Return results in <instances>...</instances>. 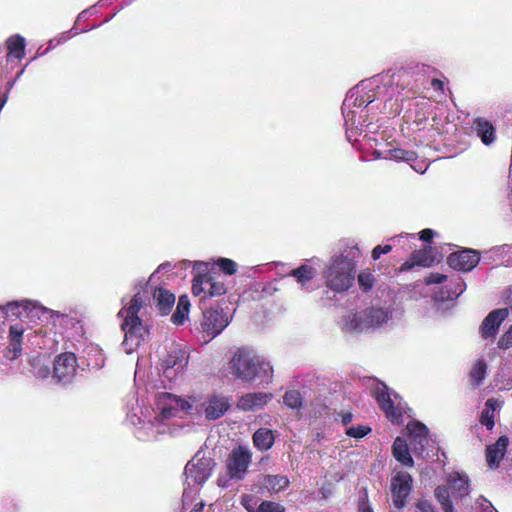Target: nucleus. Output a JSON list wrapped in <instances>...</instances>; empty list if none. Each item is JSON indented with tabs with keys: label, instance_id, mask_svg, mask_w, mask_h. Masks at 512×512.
<instances>
[{
	"label": "nucleus",
	"instance_id": "obj_1",
	"mask_svg": "<svg viewBox=\"0 0 512 512\" xmlns=\"http://www.w3.org/2000/svg\"><path fill=\"white\" fill-rule=\"evenodd\" d=\"M230 408L228 397L212 394L202 400L199 396L182 398L168 392H159L155 408L140 409V414L128 413L130 423L137 427L135 435L140 440H150L158 434L171 433L169 420L182 415L204 414L208 420L222 417Z\"/></svg>",
	"mask_w": 512,
	"mask_h": 512
},
{
	"label": "nucleus",
	"instance_id": "obj_2",
	"mask_svg": "<svg viewBox=\"0 0 512 512\" xmlns=\"http://www.w3.org/2000/svg\"><path fill=\"white\" fill-rule=\"evenodd\" d=\"M388 74L378 75L369 80L360 82L351 88L342 104V113L348 127L362 126L366 115L364 109L375 100L391 97L393 88L390 87Z\"/></svg>",
	"mask_w": 512,
	"mask_h": 512
},
{
	"label": "nucleus",
	"instance_id": "obj_3",
	"mask_svg": "<svg viewBox=\"0 0 512 512\" xmlns=\"http://www.w3.org/2000/svg\"><path fill=\"white\" fill-rule=\"evenodd\" d=\"M151 292L148 284L139 291L119 311L118 316L123 318L121 328L124 332L123 348L127 354L134 352L150 334V325L143 319L150 306Z\"/></svg>",
	"mask_w": 512,
	"mask_h": 512
},
{
	"label": "nucleus",
	"instance_id": "obj_4",
	"mask_svg": "<svg viewBox=\"0 0 512 512\" xmlns=\"http://www.w3.org/2000/svg\"><path fill=\"white\" fill-rule=\"evenodd\" d=\"M361 251L356 244L346 245L339 254L331 257L327 271V286L335 292H343L351 288Z\"/></svg>",
	"mask_w": 512,
	"mask_h": 512
},
{
	"label": "nucleus",
	"instance_id": "obj_5",
	"mask_svg": "<svg viewBox=\"0 0 512 512\" xmlns=\"http://www.w3.org/2000/svg\"><path fill=\"white\" fill-rule=\"evenodd\" d=\"M231 373L243 382L269 384L273 379V367L270 362L259 356L249 347L239 348L230 362Z\"/></svg>",
	"mask_w": 512,
	"mask_h": 512
},
{
	"label": "nucleus",
	"instance_id": "obj_6",
	"mask_svg": "<svg viewBox=\"0 0 512 512\" xmlns=\"http://www.w3.org/2000/svg\"><path fill=\"white\" fill-rule=\"evenodd\" d=\"M371 394L378 403L380 409L393 424L403 423V416L408 408L402 398L383 382L373 381Z\"/></svg>",
	"mask_w": 512,
	"mask_h": 512
},
{
	"label": "nucleus",
	"instance_id": "obj_7",
	"mask_svg": "<svg viewBox=\"0 0 512 512\" xmlns=\"http://www.w3.org/2000/svg\"><path fill=\"white\" fill-rule=\"evenodd\" d=\"M215 463L211 457L205 456L203 451H198L185 466L186 482L194 486H202L211 476Z\"/></svg>",
	"mask_w": 512,
	"mask_h": 512
},
{
	"label": "nucleus",
	"instance_id": "obj_8",
	"mask_svg": "<svg viewBox=\"0 0 512 512\" xmlns=\"http://www.w3.org/2000/svg\"><path fill=\"white\" fill-rule=\"evenodd\" d=\"M0 313L4 316H15L18 318H25L30 321L42 320L45 316L46 307L42 306L36 301L20 300L7 303L5 306H0Z\"/></svg>",
	"mask_w": 512,
	"mask_h": 512
},
{
	"label": "nucleus",
	"instance_id": "obj_9",
	"mask_svg": "<svg viewBox=\"0 0 512 512\" xmlns=\"http://www.w3.org/2000/svg\"><path fill=\"white\" fill-rule=\"evenodd\" d=\"M252 461V452L247 446L235 447L227 458V471L231 479L242 480Z\"/></svg>",
	"mask_w": 512,
	"mask_h": 512
},
{
	"label": "nucleus",
	"instance_id": "obj_10",
	"mask_svg": "<svg viewBox=\"0 0 512 512\" xmlns=\"http://www.w3.org/2000/svg\"><path fill=\"white\" fill-rule=\"evenodd\" d=\"M46 312L41 321L51 320L55 327L61 329L60 333H66L68 338H74L84 334L83 326L77 318L48 308H46Z\"/></svg>",
	"mask_w": 512,
	"mask_h": 512
},
{
	"label": "nucleus",
	"instance_id": "obj_11",
	"mask_svg": "<svg viewBox=\"0 0 512 512\" xmlns=\"http://www.w3.org/2000/svg\"><path fill=\"white\" fill-rule=\"evenodd\" d=\"M230 321L231 316L223 309H208L203 313L202 331L211 340L219 335Z\"/></svg>",
	"mask_w": 512,
	"mask_h": 512
},
{
	"label": "nucleus",
	"instance_id": "obj_12",
	"mask_svg": "<svg viewBox=\"0 0 512 512\" xmlns=\"http://www.w3.org/2000/svg\"><path fill=\"white\" fill-rule=\"evenodd\" d=\"M412 477L405 471H397L391 478V495L394 506L401 510L412 491Z\"/></svg>",
	"mask_w": 512,
	"mask_h": 512
},
{
	"label": "nucleus",
	"instance_id": "obj_13",
	"mask_svg": "<svg viewBox=\"0 0 512 512\" xmlns=\"http://www.w3.org/2000/svg\"><path fill=\"white\" fill-rule=\"evenodd\" d=\"M187 364V352L176 345H172L167 356L163 359L161 367L164 376L171 381L184 370Z\"/></svg>",
	"mask_w": 512,
	"mask_h": 512
},
{
	"label": "nucleus",
	"instance_id": "obj_14",
	"mask_svg": "<svg viewBox=\"0 0 512 512\" xmlns=\"http://www.w3.org/2000/svg\"><path fill=\"white\" fill-rule=\"evenodd\" d=\"M77 367V359L74 353H61L55 358L53 377L59 383L68 384L74 379Z\"/></svg>",
	"mask_w": 512,
	"mask_h": 512
},
{
	"label": "nucleus",
	"instance_id": "obj_15",
	"mask_svg": "<svg viewBox=\"0 0 512 512\" xmlns=\"http://www.w3.org/2000/svg\"><path fill=\"white\" fill-rule=\"evenodd\" d=\"M407 430L412 451L423 457L428 456L429 453L426 451L429 444L428 428L418 421H412L407 424Z\"/></svg>",
	"mask_w": 512,
	"mask_h": 512
},
{
	"label": "nucleus",
	"instance_id": "obj_16",
	"mask_svg": "<svg viewBox=\"0 0 512 512\" xmlns=\"http://www.w3.org/2000/svg\"><path fill=\"white\" fill-rule=\"evenodd\" d=\"M479 260L480 257L477 251L464 249L450 254L447 262L455 270L469 272L478 264Z\"/></svg>",
	"mask_w": 512,
	"mask_h": 512
},
{
	"label": "nucleus",
	"instance_id": "obj_17",
	"mask_svg": "<svg viewBox=\"0 0 512 512\" xmlns=\"http://www.w3.org/2000/svg\"><path fill=\"white\" fill-rule=\"evenodd\" d=\"M272 398L273 395L271 393H247L240 397L237 402V407L243 411L259 410L266 406L272 400Z\"/></svg>",
	"mask_w": 512,
	"mask_h": 512
},
{
	"label": "nucleus",
	"instance_id": "obj_18",
	"mask_svg": "<svg viewBox=\"0 0 512 512\" xmlns=\"http://www.w3.org/2000/svg\"><path fill=\"white\" fill-rule=\"evenodd\" d=\"M508 316V309H497L488 314L481 325V332L484 337H493L502 321Z\"/></svg>",
	"mask_w": 512,
	"mask_h": 512
},
{
	"label": "nucleus",
	"instance_id": "obj_19",
	"mask_svg": "<svg viewBox=\"0 0 512 512\" xmlns=\"http://www.w3.org/2000/svg\"><path fill=\"white\" fill-rule=\"evenodd\" d=\"M24 328L21 324L11 325L9 329L10 343L5 352V357L9 360L16 359L22 353V338Z\"/></svg>",
	"mask_w": 512,
	"mask_h": 512
},
{
	"label": "nucleus",
	"instance_id": "obj_20",
	"mask_svg": "<svg viewBox=\"0 0 512 512\" xmlns=\"http://www.w3.org/2000/svg\"><path fill=\"white\" fill-rule=\"evenodd\" d=\"M435 262V257L433 256V251L431 248H425L422 250H418L412 253L409 260L404 262L400 270L408 271L412 269L414 266H423L429 267L432 266Z\"/></svg>",
	"mask_w": 512,
	"mask_h": 512
},
{
	"label": "nucleus",
	"instance_id": "obj_21",
	"mask_svg": "<svg viewBox=\"0 0 512 512\" xmlns=\"http://www.w3.org/2000/svg\"><path fill=\"white\" fill-rule=\"evenodd\" d=\"M7 55L6 62L14 63L20 61L25 55L26 41L21 35H13L6 40Z\"/></svg>",
	"mask_w": 512,
	"mask_h": 512
},
{
	"label": "nucleus",
	"instance_id": "obj_22",
	"mask_svg": "<svg viewBox=\"0 0 512 512\" xmlns=\"http://www.w3.org/2000/svg\"><path fill=\"white\" fill-rule=\"evenodd\" d=\"M508 443L509 439L506 436H501L494 445L487 447L486 459L491 468L498 467L505 455Z\"/></svg>",
	"mask_w": 512,
	"mask_h": 512
},
{
	"label": "nucleus",
	"instance_id": "obj_23",
	"mask_svg": "<svg viewBox=\"0 0 512 512\" xmlns=\"http://www.w3.org/2000/svg\"><path fill=\"white\" fill-rule=\"evenodd\" d=\"M152 296L159 313L161 315H167L175 303L174 294L166 289L156 288L154 289Z\"/></svg>",
	"mask_w": 512,
	"mask_h": 512
},
{
	"label": "nucleus",
	"instance_id": "obj_24",
	"mask_svg": "<svg viewBox=\"0 0 512 512\" xmlns=\"http://www.w3.org/2000/svg\"><path fill=\"white\" fill-rule=\"evenodd\" d=\"M260 484L269 493H279L289 486L290 481L285 475H264Z\"/></svg>",
	"mask_w": 512,
	"mask_h": 512
},
{
	"label": "nucleus",
	"instance_id": "obj_25",
	"mask_svg": "<svg viewBox=\"0 0 512 512\" xmlns=\"http://www.w3.org/2000/svg\"><path fill=\"white\" fill-rule=\"evenodd\" d=\"M363 313L366 328L380 326L386 323L390 317L389 312L380 307H371Z\"/></svg>",
	"mask_w": 512,
	"mask_h": 512
},
{
	"label": "nucleus",
	"instance_id": "obj_26",
	"mask_svg": "<svg viewBox=\"0 0 512 512\" xmlns=\"http://www.w3.org/2000/svg\"><path fill=\"white\" fill-rule=\"evenodd\" d=\"M392 453L395 459L402 465L408 467H412L414 465V461L410 455L409 447L405 439L401 437H397L395 439L392 447Z\"/></svg>",
	"mask_w": 512,
	"mask_h": 512
},
{
	"label": "nucleus",
	"instance_id": "obj_27",
	"mask_svg": "<svg viewBox=\"0 0 512 512\" xmlns=\"http://www.w3.org/2000/svg\"><path fill=\"white\" fill-rule=\"evenodd\" d=\"M447 482L449 488L452 489L457 496L463 497L469 493V479L467 475L452 472L448 475Z\"/></svg>",
	"mask_w": 512,
	"mask_h": 512
},
{
	"label": "nucleus",
	"instance_id": "obj_28",
	"mask_svg": "<svg viewBox=\"0 0 512 512\" xmlns=\"http://www.w3.org/2000/svg\"><path fill=\"white\" fill-rule=\"evenodd\" d=\"M252 441L259 451H268L275 442V436L272 430L259 428L254 432Z\"/></svg>",
	"mask_w": 512,
	"mask_h": 512
},
{
	"label": "nucleus",
	"instance_id": "obj_29",
	"mask_svg": "<svg viewBox=\"0 0 512 512\" xmlns=\"http://www.w3.org/2000/svg\"><path fill=\"white\" fill-rule=\"evenodd\" d=\"M474 125L477 135L485 145H491L495 141V128L489 121L478 118L474 121Z\"/></svg>",
	"mask_w": 512,
	"mask_h": 512
},
{
	"label": "nucleus",
	"instance_id": "obj_30",
	"mask_svg": "<svg viewBox=\"0 0 512 512\" xmlns=\"http://www.w3.org/2000/svg\"><path fill=\"white\" fill-rule=\"evenodd\" d=\"M287 275L295 277L302 289H307V283L316 275V270L311 266L304 264L296 269H292L287 273Z\"/></svg>",
	"mask_w": 512,
	"mask_h": 512
},
{
	"label": "nucleus",
	"instance_id": "obj_31",
	"mask_svg": "<svg viewBox=\"0 0 512 512\" xmlns=\"http://www.w3.org/2000/svg\"><path fill=\"white\" fill-rule=\"evenodd\" d=\"M366 326L364 325V313H351L344 317L342 322V329L345 332H359Z\"/></svg>",
	"mask_w": 512,
	"mask_h": 512
},
{
	"label": "nucleus",
	"instance_id": "obj_32",
	"mask_svg": "<svg viewBox=\"0 0 512 512\" xmlns=\"http://www.w3.org/2000/svg\"><path fill=\"white\" fill-rule=\"evenodd\" d=\"M87 365L93 369H100L105 364V356L102 349L97 345H89L86 348Z\"/></svg>",
	"mask_w": 512,
	"mask_h": 512
},
{
	"label": "nucleus",
	"instance_id": "obj_33",
	"mask_svg": "<svg viewBox=\"0 0 512 512\" xmlns=\"http://www.w3.org/2000/svg\"><path fill=\"white\" fill-rule=\"evenodd\" d=\"M499 407V403L496 399H488L485 403V408L481 412L480 422L486 426L488 430H492L494 427V413Z\"/></svg>",
	"mask_w": 512,
	"mask_h": 512
},
{
	"label": "nucleus",
	"instance_id": "obj_34",
	"mask_svg": "<svg viewBox=\"0 0 512 512\" xmlns=\"http://www.w3.org/2000/svg\"><path fill=\"white\" fill-rule=\"evenodd\" d=\"M190 302L186 295L180 296L178 299L176 311L172 314L171 320L175 325H182L187 319L189 313Z\"/></svg>",
	"mask_w": 512,
	"mask_h": 512
},
{
	"label": "nucleus",
	"instance_id": "obj_35",
	"mask_svg": "<svg viewBox=\"0 0 512 512\" xmlns=\"http://www.w3.org/2000/svg\"><path fill=\"white\" fill-rule=\"evenodd\" d=\"M385 153V159H392L395 161L412 162L417 158L414 151L405 150L398 147L388 149Z\"/></svg>",
	"mask_w": 512,
	"mask_h": 512
},
{
	"label": "nucleus",
	"instance_id": "obj_36",
	"mask_svg": "<svg viewBox=\"0 0 512 512\" xmlns=\"http://www.w3.org/2000/svg\"><path fill=\"white\" fill-rule=\"evenodd\" d=\"M357 281L360 289L366 293L374 287L376 278L372 270L365 268L357 275Z\"/></svg>",
	"mask_w": 512,
	"mask_h": 512
},
{
	"label": "nucleus",
	"instance_id": "obj_37",
	"mask_svg": "<svg viewBox=\"0 0 512 512\" xmlns=\"http://www.w3.org/2000/svg\"><path fill=\"white\" fill-rule=\"evenodd\" d=\"M435 497L441 504L444 512H456L450 500V493L448 487L438 486L435 489Z\"/></svg>",
	"mask_w": 512,
	"mask_h": 512
},
{
	"label": "nucleus",
	"instance_id": "obj_38",
	"mask_svg": "<svg viewBox=\"0 0 512 512\" xmlns=\"http://www.w3.org/2000/svg\"><path fill=\"white\" fill-rule=\"evenodd\" d=\"M205 282L207 286V294L210 297L222 296L227 291L223 282L213 279L210 275H208V279Z\"/></svg>",
	"mask_w": 512,
	"mask_h": 512
},
{
	"label": "nucleus",
	"instance_id": "obj_39",
	"mask_svg": "<svg viewBox=\"0 0 512 512\" xmlns=\"http://www.w3.org/2000/svg\"><path fill=\"white\" fill-rule=\"evenodd\" d=\"M486 375V363L483 360H478L471 369L470 377L475 386L480 385Z\"/></svg>",
	"mask_w": 512,
	"mask_h": 512
},
{
	"label": "nucleus",
	"instance_id": "obj_40",
	"mask_svg": "<svg viewBox=\"0 0 512 512\" xmlns=\"http://www.w3.org/2000/svg\"><path fill=\"white\" fill-rule=\"evenodd\" d=\"M283 403L291 409H298L302 405V397L297 390H288L283 396Z\"/></svg>",
	"mask_w": 512,
	"mask_h": 512
},
{
	"label": "nucleus",
	"instance_id": "obj_41",
	"mask_svg": "<svg viewBox=\"0 0 512 512\" xmlns=\"http://www.w3.org/2000/svg\"><path fill=\"white\" fill-rule=\"evenodd\" d=\"M208 279V274H198L192 284V292L194 295L199 296L202 293L204 294V298L208 296L207 294V286L206 282Z\"/></svg>",
	"mask_w": 512,
	"mask_h": 512
},
{
	"label": "nucleus",
	"instance_id": "obj_42",
	"mask_svg": "<svg viewBox=\"0 0 512 512\" xmlns=\"http://www.w3.org/2000/svg\"><path fill=\"white\" fill-rule=\"evenodd\" d=\"M261 500L252 494H244L241 497V504L248 512H257Z\"/></svg>",
	"mask_w": 512,
	"mask_h": 512
},
{
	"label": "nucleus",
	"instance_id": "obj_43",
	"mask_svg": "<svg viewBox=\"0 0 512 512\" xmlns=\"http://www.w3.org/2000/svg\"><path fill=\"white\" fill-rule=\"evenodd\" d=\"M200 486H194L193 484L189 485L186 481L184 484V491H183V505H189L193 502L195 499V496L197 495L199 491Z\"/></svg>",
	"mask_w": 512,
	"mask_h": 512
},
{
	"label": "nucleus",
	"instance_id": "obj_44",
	"mask_svg": "<svg viewBox=\"0 0 512 512\" xmlns=\"http://www.w3.org/2000/svg\"><path fill=\"white\" fill-rule=\"evenodd\" d=\"M32 367L33 374L39 379H45L50 375V368L46 364L41 363L40 360L34 359Z\"/></svg>",
	"mask_w": 512,
	"mask_h": 512
},
{
	"label": "nucleus",
	"instance_id": "obj_45",
	"mask_svg": "<svg viewBox=\"0 0 512 512\" xmlns=\"http://www.w3.org/2000/svg\"><path fill=\"white\" fill-rule=\"evenodd\" d=\"M257 512H285V508L279 503L263 500L258 506Z\"/></svg>",
	"mask_w": 512,
	"mask_h": 512
},
{
	"label": "nucleus",
	"instance_id": "obj_46",
	"mask_svg": "<svg viewBox=\"0 0 512 512\" xmlns=\"http://www.w3.org/2000/svg\"><path fill=\"white\" fill-rule=\"evenodd\" d=\"M217 265L224 273L228 275H233L237 271V264L233 260L228 258L218 259Z\"/></svg>",
	"mask_w": 512,
	"mask_h": 512
},
{
	"label": "nucleus",
	"instance_id": "obj_47",
	"mask_svg": "<svg viewBox=\"0 0 512 512\" xmlns=\"http://www.w3.org/2000/svg\"><path fill=\"white\" fill-rule=\"evenodd\" d=\"M370 431H371V429L369 427L364 426V425H359L357 427L348 428L346 430V434L350 437L360 439V438H363L364 436H366Z\"/></svg>",
	"mask_w": 512,
	"mask_h": 512
},
{
	"label": "nucleus",
	"instance_id": "obj_48",
	"mask_svg": "<svg viewBox=\"0 0 512 512\" xmlns=\"http://www.w3.org/2000/svg\"><path fill=\"white\" fill-rule=\"evenodd\" d=\"M498 346L502 349H508L512 346V326L504 335L501 336L498 341Z\"/></svg>",
	"mask_w": 512,
	"mask_h": 512
},
{
	"label": "nucleus",
	"instance_id": "obj_49",
	"mask_svg": "<svg viewBox=\"0 0 512 512\" xmlns=\"http://www.w3.org/2000/svg\"><path fill=\"white\" fill-rule=\"evenodd\" d=\"M447 279V276L441 273H431L425 280L426 284H440Z\"/></svg>",
	"mask_w": 512,
	"mask_h": 512
},
{
	"label": "nucleus",
	"instance_id": "obj_50",
	"mask_svg": "<svg viewBox=\"0 0 512 512\" xmlns=\"http://www.w3.org/2000/svg\"><path fill=\"white\" fill-rule=\"evenodd\" d=\"M392 250L391 245H378L372 250V258L373 260H377L380 258L382 254H387Z\"/></svg>",
	"mask_w": 512,
	"mask_h": 512
},
{
	"label": "nucleus",
	"instance_id": "obj_51",
	"mask_svg": "<svg viewBox=\"0 0 512 512\" xmlns=\"http://www.w3.org/2000/svg\"><path fill=\"white\" fill-rule=\"evenodd\" d=\"M435 232L432 229H424L420 232V239L424 242H429L433 238Z\"/></svg>",
	"mask_w": 512,
	"mask_h": 512
},
{
	"label": "nucleus",
	"instance_id": "obj_52",
	"mask_svg": "<svg viewBox=\"0 0 512 512\" xmlns=\"http://www.w3.org/2000/svg\"><path fill=\"white\" fill-rule=\"evenodd\" d=\"M341 416V421L343 423V425H348L352 419H353V415L351 413H344V414H340Z\"/></svg>",
	"mask_w": 512,
	"mask_h": 512
},
{
	"label": "nucleus",
	"instance_id": "obj_53",
	"mask_svg": "<svg viewBox=\"0 0 512 512\" xmlns=\"http://www.w3.org/2000/svg\"><path fill=\"white\" fill-rule=\"evenodd\" d=\"M481 506L483 507L484 510L486 509H490V512H498L493 506L492 504L486 500V499H482V503H481Z\"/></svg>",
	"mask_w": 512,
	"mask_h": 512
},
{
	"label": "nucleus",
	"instance_id": "obj_54",
	"mask_svg": "<svg viewBox=\"0 0 512 512\" xmlns=\"http://www.w3.org/2000/svg\"><path fill=\"white\" fill-rule=\"evenodd\" d=\"M68 37H61L57 40V42L55 43V40H50L49 41V47L47 48V50L49 49H53L56 45L60 44L61 42H64Z\"/></svg>",
	"mask_w": 512,
	"mask_h": 512
},
{
	"label": "nucleus",
	"instance_id": "obj_55",
	"mask_svg": "<svg viewBox=\"0 0 512 512\" xmlns=\"http://www.w3.org/2000/svg\"><path fill=\"white\" fill-rule=\"evenodd\" d=\"M90 11L89 10H84L82 11L78 17H77V20H76V23L83 20V19H86L89 15H90Z\"/></svg>",
	"mask_w": 512,
	"mask_h": 512
},
{
	"label": "nucleus",
	"instance_id": "obj_56",
	"mask_svg": "<svg viewBox=\"0 0 512 512\" xmlns=\"http://www.w3.org/2000/svg\"><path fill=\"white\" fill-rule=\"evenodd\" d=\"M7 99H8L7 93H5L2 97H0V111L2 110L4 105L6 104Z\"/></svg>",
	"mask_w": 512,
	"mask_h": 512
},
{
	"label": "nucleus",
	"instance_id": "obj_57",
	"mask_svg": "<svg viewBox=\"0 0 512 512\" xmlns=\"http://www.w3.org/2000/svg\"><path fill=\"white\" fill-rule=\"evenodd\" d=\"M172 267L171 263L169 262H166V263H163L161 264L159 267H158V270H170Z\"/></svg>",
	"mask_w": 512,
	"mask_h": 512
},
{
	"label": "nucleus",
	"instance_id": "obj_58",
	"mask_svg": "<svg viewBox=\"0 0 512 512\" xmlns=\"http://www.w3.org/2000/svg\"><path fill=\"white\" fill-rule=\"evenodd\" d=\"M15 82H16V79H13V80H11V81H9V82L7 83V91H6V93H7V94H8V93H9V91L12 89V87H13V86H14V84H15Z\"/></svg>",
	"mask_w": 512,
	"mask_h": 512
},
{
	"label": "nucleus",
	"instance_id": "obj_59",
	"mask_svg": "<svg viewBox=\"0 0 512 512\" xmlns=\"http://www.w3.org/2000/svg\"><path fill=\"white\" fill-rule=\"evenodd\" d=\"M361 512H373V510L371 509V507H369L368 505L366 504H362L361 506Z\"/></svg>",
	"mask_w": 512,
	"mask_h": 512
},
{
	"label": "nucleus",
	"instance_id": "obj_60",
	"mask_svg": "<svg viewBox=\"0 0 512 512\" xmlns=\"http://www.w3.org/2000/svg\"><path fill=\"white\" fill-rule=\"evenodd\" d=\"M462 286H463L462 283H459L457 290L454 291V294L458 295V294L462 293V291H463Z\"/></svg>",
	"mask_w": 512,
	"mask_h": 512
},
{
	"label": "nucleus",
	"instance_id": "obj_61",
	"mask_svg": "<svg viewBox=\"0 0 512 512\" xmlns=\"http://www.w3.org/2000/svg\"><path fill=\"white\" fill-rule=\"evenodd\" d=\"M412 168H413L415 171L420 172V173H424V171L426 170V168L422 169V166L417 167V166H413V165H412Z\"/></svg>",
	"mask_w": 512,
	"mask_h": 512
},
{
	"label": "nucleus",
	"instance_id": "obj_62",
	"mask_svg": "<svg viewBox=\"0 0 512 512\" xmlns=\"http://www.w3.org/2000/svg\"><path fill=\"white\" fill-rule=\"evenodd\" d=\"M24 70H25V69L23 68V69H21V70L17 73V75H16V77H15V79H16V80L20 78V76L24 73Z\"/></svg>",
	"mask_w": 512,
	"mask_h": 512
},
{
	"label": "nucleus",
	"instance_id": "obj_63",
	"mask_svg": "<svg viewBox=\"0 0 512 512\" xmlns=\"http://www.w3.org/2000/svg\"><path fill=\"white\" fill-rule=\"evenodd\" d=\"M509 302H510V309L512 310V291H511V294L509 296Z\"/></svg>",
	"mask_w": 512,
	"mask_h": 512
},
{
	"label": "nucleus",
	"instance_id": "obj_64",
	"mask_svg": "<svg viewBox=\"0 0 512 512\" xmlns=\"http://www.w3.org/2000/svg\"><path fill=\"white\" fill-rule=\"evenodd\" d=\"M436 84H437V85H440V82H439V81H437V80H434V81H433V85H434V86H436Z\"/></svg>",
	"mask_w": 512,
	"mask_h": 512
}]
</instances>
